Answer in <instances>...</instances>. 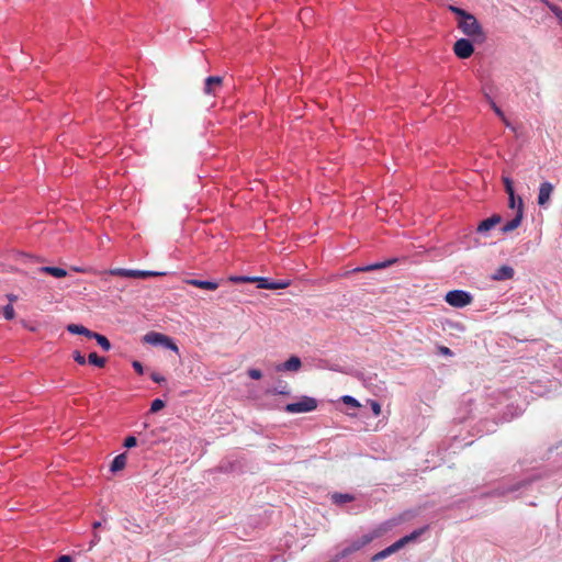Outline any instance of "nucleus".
Listing matches in <instances>:
<instances>
[{"label":"nucleus","instance_id":"5","mask_svg":"<svg viewBox=\"0 0 562 562\" xmlns=\"http://www.w3.org/2000/svg\"><path fill=\"white\" fill-rule=\"evenodd\" d=\"M372 540H373V536L372 535H364L360 539L353 540L350 544H348L347 547L341 549L337 553V558H344L345 559V558L349 557L350 554L361 550L363 547L369 544Z\"/></svg>","mask_w":562,"mask_h":562},{"label":"nucleus","instance_id":"44","mask_svg":"<svg viewBox=\"0 0 562 562\" xmlns=\"http://www.w3.org/2000/svg\"><path fill=\"white\" fill-rule=\"evenodd\" d=\"M99 541H100V536L97 532H94L93 537L89 543L88 550H91Z\"/></svg>","mask_w":562,"mask_h":562},{"label":"nucleus","instance_id":"43","mask_svg":"<svg viewBox=\"0 0 562 562\" xmlns=\"http://www.w3.org/2000/svg\"><path fill=\"white\" fill-rule=\"evenodd\" d=\"M132 366H133L134 370H135L138 374H143V373H144L143 364H142L138 360H134V361L132 362Z\"/></svg>","mask_w":562,"mask_h":562},{"label":"nucleus","instance_id":"18","mask_svg":"<svg viewBox=\"0 0 562 562\" xmlns=\"http://www.w3.org/2000/svg\"><path fill=\"white\" fill-rule=\"evenodd\" d=\"M67 330L70 333V334H74V335H83L88 338H92V335L94 331L88 329L87 327L82 326V325H78V324H69L67 326Z\"/></svg>","mask_w":562,"mask_h":562},{"label":"nucleus","instance_id":"8","mask_svg":"<svg viewBox=\"0 0 562 562\" xmlns=\"http://www.w3.org/2000/svg\"><path fill=\"white\" fill-rule=\"evenodd\" d=\"M533 482V479H527V480H521L515 484H512L509 485L508 487H497L495 490H493L490 495L491 496H505L509 493H514V492H517L521 488H525L527 487L528 485H530L531 483Z\"/></svg>","mask_w":562,"mask_h":562},{"label":"nucleus","instance_id":"28","mask_svg":"<svg viewBox=\"0 0 562 562\" xmlns=\"http://www.w3.org/2000/svg\"><path fill=\"white\" fill-rule=\"evenodd\" d=\"M490 105L491 108L493 109V111L495 112V114L502 120L505 122V124L507 126H509V122L507 121L503 110L494 102V100H491L490 101Z\"/></svg>","mask_w":562,"mask_h":562},{"label":"nucleus","instance_id":"24","mask_svg":"<svg viewBox=\"0 0 562 562\" xmlns=\"http://www.w3.org/2000/svg\"><path fill=\"white\" fill-rule=\"evenodd\" d=\"M331 370L342 373H351L355 378H357L359 381H362L363 383H367L368 380H371V378H367L366 374L361 371L351 372L349 370H344L338 367H333Z\"/></svg>","mask_w":562,"mask_h":562},{"label":"nucleus","instance_id":"3","mask_svg":"<svg viewBox=\"0 0 562 562\" xmlns=\"http://www.w3.org/2000/svg\"><path fill=\"white\" fill-rule=\"evenodd\" d=\"M446 302L453 307H464L472 303L473 296L463 290H451L446 294Z\"/></svg>","mask_w":562,"mask_h":562},{"label":"nucleus","instance_id":"22","mask_svg":"<svg viewBox=\"0 0 562 562\" xmlns=\"http://www.w3.org/2000/svg\"><path fill=\"white\" fill-rule=\"evenodd\" d=\"M355 496L348 493H334L331 495V501L336 505H342L349 502H352Z\"/></svg>","mask_w":562,"mask_h":562},{"label":"nucleus","instance_id":"25","mask_svg":"<svg viewBox=\"0 0 562 562\" xmlns=\"http://www.w3.org/2000/svg\"><path fill=\"white\" fill-rule=\"evenodd\" d=\"M254 283H257L258 289L272 290V280L265 277H255Z\"/></svg>","mask_w":562,"mask_h":562},{"label":"nucleus","instance_id":"50","mask_svg":"<svg viewBox=\"0 0 562 562\" xmlns=\"http://www.w3.org/2000/svg\"><path fill=\"white\" fill-rule=\"evenodd\" d=\"M92 527H93V529L101 527V521H94Z\"/></svg>","mask_w":562,"mask_h":562},{"label":"nucleus","instance_id":"52","mask_svg":"<svg viewBox=\"0 0 562 562\" xmlns=\"http://www.w3.org/2000/svg\"><path fill=\"white\" fill-rule=\"evenodd\" d=\"M485 100L490 103V101L493 99L491 98V95L488 93H485Z\"/></svg>","mask_w":562,"mask_h":562},{"label":"nucleus","instance_id":"47","mask_svg":"<svg viewBox=\"0 0 562 562\" xmlns=\"http://www.w3.org/2000/svg\"><path fill=\"white\" fill-rule=\"evenodd\" d=\"M441 353L451 356L452 351L448 347H441L440 348Z\"/></svg>","mask_w":562,"mask_h":562},{"label":"nucleus","instance_id":"17","mask_svg":"<svg viewBox=\"0 0 562 562\" xmlns=\"http://www.w3.org/2000/svg\"><path fill=\"white\" fill-rule=\"evenodd\" d=\"M187 282L193 286L211 291L216 290L218 288V283L214 281L190 279Z\"/></svg>","mask_w":562,"mask_h":562},{"label":"nucleus","instance_id":"40","mask_svg":"<svg viewBox=\"0 0 562 562\" xmlns=\"http://www.w3.org/2000/svg\"><path fill=\"white\" fill-rule=\"evenodd\" d=\"M247 373H248L249 378H251L254 380H259L262 376V373L259 369H249Z\"/></svg>","mask_w":562,"mask_h":562},{"label":"nucleus","instance_id":"38","mask_svg":"<svg viewBox=\"0 0 562 562\" xmlns=\"http://www.w3.org/2000/svg\"><path fill=\"white\" fill-rule=\"evenodd\" d=\"M369 404L371 406V409H372L374 416H379L381 414V405H380V403L376 402V401L371 400V401H369Z\"/></svg>","mask_w":562,"mask_h":562},{"label":"nucleus","instance_id":"1","mask_svg":"<svg viewBox=\"0 0 562 562\" xmlns=\"http://www.w3.org/2000/svg\"><path fill=\"white\" fill-rule=\"evenodd\" d=\"M458 26L467 36L473 38L479 37L481 41L485 38L481 24L479 23L476 18L471 13L465 15L464 19H460L458 22Z\"/></svg>","mask_w":562,"mask_h":562},{"label":"nucleus","instance_id":"30","mask_svg":"<svg viewBox=\"0 0 562 562\" xmlns=\"http://www.w3.org/2000/svg\"><path fill=\"white\" fill-rule=\"evenodd\" d=\"M166 406V403L160 400V398H156L151 402V405H150V413H157L159 412L160 409H162L164 407Z\"/></svg>","mask_w":562,"mask_h":562},{"label":"nucleus","instance_id":"48","mask_svg":"<svg viewBox=\"0 0 562 562\" xmlns=\"http://www.w3.org/2000/svg\"><path fill=\"white\" fill-rule=\"evenodd\" d=\"M555 367L562 371V356H560L555 361Z\"/></svg>","mask_w":562,"mask_h":562},{"label":"nucleus","instance_id":"51","mask_svg":"<svg viewBox=\"0 0 562 562\" xmlns=\"http://www.w3.org/2000/svg\"><path fill=\"white\" fill-rule=\"evenodd\" d=\"M342 558H337V554L328 562H338L339 560H341Z\"/></svg>","mask_w":562,"mask_h":562},{"label":"nucleus","instance_id":"33","mask_svg":"<svg viewBox=\"0 0 562 562\" xmlns=\"http://www.w3.org/2000/svg\"><path fill=\"white\" fill-rule=\"evenodd\" d=\"M341 400H342V402H344L345 404H347V405H349V406H352V407H358V406H360L359 402H358L355 397H352V396H350V395H345V396H342V398H341Z\"/></svg>","mask_w":562,"mask_h":562},{"label":"nucleus","instance_id":"35","mask_svg":"<svg viewBox=\"0 0 562 562\" xmlns=\"http://www.w3.org/2000/svg\"><path fill=\"white\" fill-rule=\"evenodd\" d=\"M450 10H451V12H453L457 16H459V20H460V19H464V18H465V15H468V14H469V12H467L465 10H463V9H461V8H458V7H453V5H451V7H450Z\"/></svg>","mask_w":562,"mask_h":562},{"label":"nucleus","instance_id":"32","mask_svg":"<svg viewBox=\"0 0 562 562\" xmlns=\"http://www.w3.org/2000/svg\"><path fill=\"white\" fill-rule=\"evenodd\" d=\"M14 308L11 304H8L3 307V316L5 319L10 321L14 318Z\"/></svg>","mask_w":562,"mask_h":562},{"label":"nucleus","instance_id":"9","mask_svg":"<svg viewBox=\"0 0 562 562\" xmlns=\"http://www.w3.org/2000/svg\"><path fill=\"white\" fill-rule=\"evenodd\" d=\"M502 222L499 214H493L491 217L483 220L476 227V233L486 235L492 228Z\"/></svg>","mask_w":562,"mask_h":562},{"label":"nucleus","instance_id":"14","mask_svg":"<svg viewBox=\"0 0 562 562\" xmlns=\"http://www.w3.org/2000/svg\"><path fill=\"white\" fill-rule=\"evenodd\" d=\"M301 367V359L296 356H291L285 362L277 366V371H297Z\"/></svg>","mask_w":562,"mask_h":562},{"label":"nucleus","instance_id":"11","mask_svg":"<svg viewBox=\"0 0 562 562\" xmlns=\"http://www.w3.org/2000/svg\"><path fill=\"white\" fill-rule=\"evenodd\" d=\"M223 78L221 76H210L204 81L203 92L205 94H215L222 87Z\"/></svg>","mask_w":562,"mask_h":562},{"label":"nucleus","instance_id":"19","mask_svg":"<svg viewBox=\"0 0 562 562\" xmlns=\"http://www.w3.org/2000/svg\"><path fill=\"white\" fill-rule=\"evenodd\" d=\"M426 529L427 527H423L414 530L407 536L402 537L401 539L397 540L398 544L401 546V548H404L407 543L416 540L419 536H422Z\"/></svg>","mask_w":562,"mask_h":562},{"label":"nucleus","instance_id":"37","mask_svg":"<svg viewBox=\"0 0 562 562\" xmlns=\"http://www.w3.org/2000/svg\"><path fill=\"white\" fill-rule=\"evenodd\" d=\"M290 281H284V280H280V281H272V290H278V289H285L290 285Z\"/></svg>","mask_w":562,"mask_h":562},{"label":"nucleus","instance_id":"2","mask_svg":"<svg viewBox=\"0 0 562 562\" xmlns=\"http://www.w3.org/2000/svg\"><path fill=\"white\" fill-rule=\"evenodd\" d=\"M317 400L307 395H303L297 402L285 405L284 411L289 414H301L313 412L317 408Z\"/></svg>","mask_w":562,"mask_h":562},{"label":"nucleus","instance_id":"39","mask_svg":"<svg viewBox=\"0 0 562 562\" xmlns=\"http://www.w3.org/2000/svg\"><path fill=\"white\" fill-rule=\"evenodd\" d=\"M504 184H505V191L508 195H513V193H515L514 191V187H513V181L509 179V178H505L504 179Z\"/></svg>","mask_w":562,"mask_h":562},{"label":"nucleus","instance_id":"16","mask_svg":"<svg viewBox=\"0 0 562 562\" xmlns=\"http://www.w3.org/2000/svg\"><path fill=\"white\" fill-rule=\"evenodd\" d=\"M166 337L164 334L150 331L144 336L143 340L151 346H161L166 341Z\"/></svg>","mask_w":562,"mask_h":562},{"label":"nucleus","instance_id":"10","mask_svg":"<svg viewBox=\"0 0 562 562\" xmlns=\"http://www.w3.org/2000/svg\"><path fill=\"white\" fill-rule=\"evenodd\" d=\"M553 189L554 188H553L552 183H550L548 181H544L540 184L538 200H537L539 206H541V207L547 206V204L550 201Z\"/></svg>","mask_w":562,"mask_h":562},{"label":"nucleus","instance_id":"4","mask_svg":"<svg viewBox=\"0 0 562 562\" xmlns=\"http://www.w3.org/2000/svg\"><path fill=\"white\" fill-rule=\"evenodd\" d=\"M105 273L111 274V276L123 277V278H139V279H145L148 277L162 274L160 272H155V271H150V270H134V269H124V268L110 269Z\"/></svg>","mask_w":562,"mask_h":562},{"label":"nucleus","instance_id":"12","mask_svg":"<svg viewBox=\"0 0 562 562\" xmlns=\"http://www.w3.org/2000/svg\"><path fill=\"white\" fill-rule=\"evenodd\" d=\"M515 270L513 267L503 265L499 268H497L494 273L492 274V280L495 281H505L510 280L514 278Z\"/></svg>","mask_w":562,"mask_h":562},{"label":"nucleus","instance_id":"36","mask_svg":"<svg viewBox=\"0 0 562 562\" xmlns=\"http://www.w3.org/2000/svg\"><path fill=\"white\" fill-rule=\"evenodd\" d=\"M72 357L78 364L83 366L87 362L86 357L78 350L74 351Z\"/></svg>","mask_w":562,"mask_h":562},{"label":"nucleus","instance_id":"46","mask_svg":"<svg viewBox=\"0 0 562 562\" xmlns=\"http://www.w3.org/2000/svg\"><path fill=\"white\" fill-rule=\"evenodd\" d=\"M551 10L560 20H562V10L560 8L552 7Z\"/></svg>","mask_w":562,"mask_h":562},{"label":"nucleus","instance_id":"49","mask_svg":"<svg viewBox=\"0 0 562 562\" xmlns=\"http://www.w3.org/2000/svg\"><path fill=\"white\" fill-rule=\"evenodd\" d=\"M8 299L10 302H15L18 300V296L14 294H8Z\"/></svg>","mask_w":562,"mask_h":562},{"label":"nucleus","instance_id":"31","mask_svg":"<svg viewBox=\"0 0 562 562\" xmlns=\"http://www.w3.org/2000/svg\"><path fill=\"white\" fill-rule=\"evenodd\" d=\"M162 347H165L166 349H170L175 352H179V348L178 346L175 344V341L170 338V337H166V341L162 342L161 345Z\"/></svg>","mask_w":562,"mask_h":562},{"label":"nucleus","instance_id":"23","mask_svg":"<svg viewBox=\"0 0 562 562\" xmlns=\"http://www.w3.org/2000/svg\"><path fill=\"white\" fill-rule=\"evenodd\" d=\"M91 339H95V341L98 342V345L104 350V351H109L111 349V342L110 340L104 336V335H101L99 333H93L92 335V338Z\"/></svg>","mask_w":562,"mask_h":562},{"label":"nucleus","instance_id":"42","mask_svg":"<svg viewBox=\"0 0 562 562\" xmlns=\"http://www.w3.org/2000/svg\"><path fill=\"white\" fill-rule=\"evenodd\" d=\"M150 379L155 382V383H162L166 381L165 376L160 375L159 373L157 372H153L150 374Z\"/></svg>","mask_w":562,"mask_h":562},{"label":"nucleus","instance_id":"45","mask_svg":"<svg viewBox=\"0 0 562 562\" xmlns=\"http://www.w3.org/2000/svg\"><path fill=\"white\" fill-rule=\"evenodd\" d=\"M56 562H72V558L70 555L64 554L60 555Z\"/></svg>","mask_w":562,"mask_h":562},{"label":"nucleus","instance_id":"26","mask_svg":"<svg viewBox=\"0 0 562 562\" xmlns=\"http://www.w3.org/2000/svg\"><path fill=\"white\" fill-rule=\"evenodd\" d=\"M270 392L273 393V394H279V395H289L290 394V387H289L286 382L279 381L278 385L272 391H270Z\"/></svg>","mask_w":562,"mask_h":562},{"label":"nucleus","instance_id":"13","mask_svg":"<svg viewBox=\"0 0 562 562\" xmlns=\"http://www.w3.org/2000/svg\"><path fill=\"white\" fill-rule=\"evenodd\" d=\"M401 546L398 544L397 541H395L394 543H392L391 546H389L387 548L381 550L380 552L373 554L371 557V562H380L386 558H389L390 555H392L393 553L397 552L398 550H401Z\"/></svg>","mask_w":562,"mask_h":562},{"label":"nucleus","instance_id":"20","mask_svg":"<svg viewBox=\"0 0 562 562\" xmlns=\"http://www.w3.org/2000/svg\"><path fill=\"white\" fill-rule=\"evenodd\" d=\"M125 464H126V454L121 453V454L116 456L113 459V461L111 462L110 471L113 473L121 471L124 469Z\"/></svg>","mask_w":562,"mask_h":562},{"label":"nucleus","instance_id":"34","mask_svg":"<svg viewBox=\"0 0 562 562\" xmlns=\"http://www.w3.org/2000/svg\"><path fill=\"white\" fill-rule=\"evenodd\" d=\"M137 445L135 436H128L125 438L123 446L127 449L134 448Z\"/></svg>","mask_w":562,"mask_h":562},{"label":"nucleus","instance_id":"6","mask_svg":"<svg viewBox=\"0 0 562 562\" xmlns=\"http://www.w3.org/2000/svg\"><path fill=\"white\" fill-rule=\"evenodd\" d=\"M453 52L460 59H467L474 53L473 43L468 38H460L453 45Z\"/></svg>","mask_w":562,"mask_h":562},{"label":"nucleus","instance_id":"29","mask_svg":"<svg viewBox=\"0 0 562 562\" xmlns=\"http://www.w3.org/2000/svg\"><path fill=\"white\" fill-rule=\"evenodd\" d=\"M254 278L255 277H247V276H233L229 278V281L231 282H234V283H245V282H248V283H254Z\"/></svg>","mask_w":562,"mask_h":562},{"label":"nucleus","instance_id":"27","mask_svg":"<svg viewBox=\"0 0 562 562\" xmlns=\"http://www.w3.org/2000/svg\"><path fill=\"white\" fill-rule=\"evenodd\" d=\"M88 361L90 364L95 366L98 368H103L105 364V359L99 357L97 352H91L88 357Z\"/></svg>","mask_w":562,"mask_h":562},{"label":"nucleus","instance_id":"7","mask_svg":"<svg viewBox=\"0 0 562 562\" xmlns=\"http://www.w3.org/2000/svg\"><path fill=\"white\" fill-rule=\"evenodd\" d=\"M524 217V202L521 198H518L517 212L513 220L508 221L504 226L501 227L503 234L510 233L520 226Z\"/></svg>","mask_w":562,"mask_h":562},{"label":"nucleus","instance_id":"15","mask_svg":"<svg viewBox=\"0 0 562 562\" xmlns=\"http://www.w3.org/2000/svg\"><path fill=\"white\" fill-rule=\"evenodd\" d=\"M38 271L49 274L56 279L65 278L68 274L67 270H65L64 268L52 267V266H43V267L38 268Z\"/></svg>","mask_w":562,"mask_h":562},{"label":"nucleus","instance_id":"21","mask_svg":"<svg viewBox=\"0 0 562 562\" xmlns=\"http://www.w3.org/2000/svg\"><path fill=\"white\" fill-rule=\"evenodd\" d=\"M395 261H396V259H392V260H386V261H382V262L372 263V265L364 266V267H358V268L355 269V271H361L362 272V271L378 270V269L386 268V267L391 266Z\"/></svg>","mask_w":562,"mask_h":562},{"label":"nucleus","instance_id":"41","mask_svg":"<svg viewBox=\"0 0 562 562\" xmlns=\"http://www.w3.org/2000/svg\"><path fill=\"white\" fill-rule=\"evenodd\" d=\"M518 198L519 196H516L515 193H513V195H508V206L510 209H516L517 210V206H518Z\"/></svg>","mask_w":562,"mask_h":562}]
</instances>
